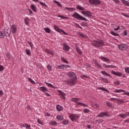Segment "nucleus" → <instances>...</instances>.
I'll list each match as a JSON object with an SVG mask.
<instances>
[{
	"mask_svg": "<svg viewBox=\"0 0 129 129\" xmlns=\"http://www.w3.org/2000/svg\"><path fill=\"white\" fill-rule=\"evenodd\" d=\"M70 118L72 121H75L79 118V116L77 115V114H72L70 115Z\"/></svg>",
	"mask_w": 129,
	"mask_h": 129,
	"instance_id": "obj_8",
	"label": "nucleus"
},
{
	"mask_svg": "<svg viewBox=\"0 0 129 129\" xmlns=\"http://www.w3.org/2000/svg\"><path fill=\"white\" fill-rule=\"evenodd\" d=\"M72 17L73 18H75V19H77V20H79V21H87V19L81 16L77 12H75L74 14L72 15Z\"/></svg>",
	"mask_w": 129,
	"mask_h": 129,
	"instance_id": "obj_3",
	"label": "nucleus"
},
{
	"mask_svg": "<svg viewBox=\"0 0 129 129\" xmlns=\"http://www.w3.org/2000/svg\"><path fill=\"white\" fill-rule=\"evenodd\" d=\"M11 31L13 34H16L17 33V26L16 25L13 24L11 26Z\"/></svg>",
	"mask_w": 129,
	"mask_h": 129,
	"instance_id": "obj_9",
	"label": "nucleus"
},
{
	"mask_svg": "<svg viewBox=\"0 0 129 129\" xmlns=\"http://www.w3.org/2000/svg\"><path fill=\"white\" fill-rule=\"evenodd\" d=\"M103 122V120L102 119H99L96 120L95 121L93 122L94 124H96V123H100V122Z\"/></svg>",
	"mask_w": 129,
	"mask_h": 129,
	"instance_id": "obj_21",
	"label": "nucleus"
},
{
	"mask_svg": "<svg viewBox=\"0 0 129 129\" xmlns=\"http://www.w3.org/2000/svg\"><path fill=\"white\" fill-rule=\"evenodd\" d=\"M95 65H96V66H97V67H98V68H101V66L100 64H99L98 63V62H95Z\"/></svg>",
	"mask_w": 129,
	"mask_h": 129,
	"instance_id": "obj_48",
	"label": "nucleus"
},
{
	"mask_svg": "<svg viewBox=\"0 0 129 129\" xmlns=\"http://www.w3.org/2000/svg\"><path fill=\"white\" fill-rule=\"evenodd\" d=\"M89 3L90 5H95L96 6H98L101 4L99 0H89Z\"/></svg>",
	"mask_w": 129,
	"mask_h": 129,
	"instance_id": "obj_5",
	"label": "nucleus"
},
{
	"mask_svg": "<svg viewBox=\"0 0 129 129\" xmlns=\"http://www.w3.org/2000/svg\"><path fill=\"white\" fill-rule=\"evenodd\" d=\"M101 74L103 75H106V76H108L109 77H111V75L110 74H108L105 71H101Z\"/></svg>",
	"mask_w": 129,
	"mask_h": 129,
	"instance_id": "obj_22",
	"label": "nucleus"
},
{
	"mask_svg": "<svg viewBox=\"0 0 129 129\" xmlns=\"http://www.w3.org/2000/svg\"><path fill=\"white\" fill-rule=\"evenodd\" d=\"M59 18H61V19H68V18L65 17L64 16H62L61 15L59 16Z\"/></svg>",
	"mask_w": 129,
	"mask_h": 129,
	"instance_id": "obj_61",
	"label": "nucleus"
},
{
	"mask_svg": "<svg viewBox=\"0 0 129 129\" xmlns=\"http://www.w3.org/2000/svg\"><path fill=\"white\" fill-rule=\"evenodd\" d=\"M106 106H109V107H111V106H112V104H111V103L109 102H107Z\"/></svg>",
	"mask_w": 129,
	"mask_h": 129,
	"instance_id": "obj_43",
	"label": "nucleus"
},
{
	"mask_svg": "<svg viewBox=\"0 0 129 129\" xmlns=\"http://www.w3.org/2000/svg\"><path fill=\"white\" fill-rule=\"evenodd\" d=\"M44 30H45V32L48 34H50V33H51V29L48 27L44 28Z\"/></svg>",
	"mask_w": 129,
	"mask_h": 129,
	"instance_id": "obj_23",
	"label": "nucleus"
},
{
	"mask_svg": "<svg viewBox=\"0 0 129 129\" xmlns=\"http://www.w3.org/2000/svg\"><path fill=\"white\" fill-rule=\"evenodd\" d=\"M58 92L59 93V95H60L61 98H62V99H65V93L61 90H58Z\"/></svg>",
	"mask_w": 129,
	"mask_h": 129,
	"instance_id": "obj_12",
	"label": "nucleus"
},
{
	"mask_svg": "<svg viewBox=\"0 0 129 129\" xmlns=\"http://www.w3.org/2000/svg\"><path fill=\"white\" fill-rule=\"evenodd\" d=\"M103 116H107V113L103 112L98 114L97 117H102Z\"/></svg>",
	"mask_w": 129,
	"mask_h": 129,
	"instance_id": "obj_11",
	"label": "nucleus"
},
{
	"mask_svg": "<svg viewBox=\"0 0 129 129\" xmlns=\"http://www.w3.org/2000/svg\"><path fill=\"white\" fill-rule=\"evenodd\" d=\"M102 79L103 80V81H104V82H105V83H109V82H108V80H107V79H104L103 78H102Z\"/></svg>",
	"mask_w": 129,
	"mask_h": 129,
	"instance_id": "obj_44",
	"label": "nucleus"
},
{
	"mask_svg": "<svg viewBox=\"0 0 129 129\" xmlns=\"http://www.w3.org/2000/svg\"><path fill=\"white\" fill-rule=\"evenodd\" d=\"M4 36H6V37H10V36H11V29H10V28L4 29Z\"/></svg>",
	"mask_w": 129,
	"mask_h": 129,
	"instance_id": "obj_7",
	"label": "nucleus"
},
{
	"mask_svg": "<svg viewBox=\"0 0 129 129\" xmlns=\"http://www.w3.org/2000/svg\"><path fill=\"white\" fill-rule=\"evenodd\" d=\"M60 60L64 63H66V64H68V60L67 59L64 58L63 57H61Z\"/></svg>",
	"mask_w": 129,
	"mask_h": 129,
	"instance_id": "obj_29",
	"label": "nucleus"
},
{
	"mask_svg": "<svg viewBox=\"0 0 129 129\" xmlns=\"http://www.w3.org/2000/svg\"><path fill=\"white\" fill-rule=\"evenodd\" d=\"M76 26H77L78 27V28H79L80 29H82V27L80 26H79V24H76Z\"/></svg>",
	"mask_w": 129,
	"mask_h": 129,
	"instance_id": "obj_63",
	"label": "nucleus"
},
{
	"mask_svg": "<svg viewBox=\"0 0 129 129\" xmlns=\"http://www.w3.org/2000/svg\"><path fill=\"white\" fill-rule=\"evenodd\" d=\"M100 59L103 60V61H105V62H107V61H109V59L108 58L105 57L104 56H100Z\"/></svg>",
	"mask_w": 129,
	"mask_h": 129,
	"instance_id": "obj_19",
	"label": "nucleus"
},
{
	"mask_svg": "<svg viewBox=\"0 0 129 129\" xmlns=\"http://www.w3.org/2000/svg\"><path fill=\"white\" fill-rule=\"evenodd\" d=\"M69 123V121L68 120H64L62 121V124L66 125V124H68Z\"/></svg>",
	"mask_w": 129,
	"mask_h": 129,
	"instance_id": "obj_36",
	"label": "nucleus"
},
{
	"mask_svg": "<svg viewBox=\"0 0 129 129\" xmlns=\"http://www.w3.org/2000/svg\"><path fill=\"white\" fill-rule=\"evenodd\" d=\"M54 29L56 31V32H58V33H60L62 34V33L63 34V35H68L66 32H64V30L59 28L57 26L55 25L54 26Z\"/></svg>",
	"mask_w": 129,
	"mask_h": 129,
	"instance_id": "obj_6",
	"label": "nucleus"
},
{
	"mask_svg": "<svg viewBox=\"0 0 129 129\" xmlns=\"http://www.w3.org/2000/svg\"><path fill=\"white\" fill-rule=\"evenodd\" d=\"M37 122H38V123H39V124H41V125H44V123L42 122V121H41V120H40L39 119H37Z\"/></svg>",
	"mask_w": 129,
	"mask_h": 129,
	"instance_id": "obj_50",
	"label": "nucleus"
},
{
	"mask_svg": "<svg viewBox=\"0 0 129 129\" xmlns=\"http://www.w3.org/2000/svg\"><path fill=\"white\" fill-rule=\"evenodd\" d=\"M92 105L94 108H97V107L99 106V105H98L97 103H94L92 104Z\"/></svg>",
	"mask_w": 129,
	"mask_h": 129,
	"instance_id": "obj_38",
	"label": "nucleus"
},
{
	"mask_svg": "<svg viewBox=\"0 0 129 129\" xmlns=\"http://www.w3.org/2000/svg\"><path fill=\"white\" fill-rule=\"evenodd\" d=\"M30 8H31V10H32V11H33V12H36V6H35V5H31L30 6Z\"/></svg>",
	"mask_w": 129,
	"mask_h": 129,
	"instance_id": "obj_31",
	"label": "nucleus"
},
{
	"mask_svg": "<svg viewBox=\"0 0 129 129\" xmlns=\"http://www.w3.org/2000/svg\"><path fill=\"white\" fill-rule=\"evenodd\" d=\"M107 68H116V67L112 65H107Z\"/></svg>",
	"mask_w": 129,
	"mask_h": 129,
	"instance_id": "obj_42",
	"label": "nucleus"
},
{
	"mask_svg": "<svg viewBox=\"0 0 129 129\" xmlns=\"http://www.w3.org/2000/svg\"><path fill=\"white\" fill-rule=\"evenodd\" d=\"M28 19H29V18H27L26 19H25V20H24V22H25V24H26V25H28V24H29V22H28V21L27 20H28Z\"/></svg>",
	"mask_w": 129,
	"mask_h": 129,
	"instance_id": "obj_57",
	"label": "nucleus"
},
{
	"mask_svg": "<svg viewBox=\"0 0 129 129\" xmlns=\"http://www.w3.org/2000/svg\"><path fill=\"white\" fill-rule=\"evenodd\" d=\"M27 43H28V44H29V45L31 47V49H33L34 45H33V43H32V42L28 41Z\"/></svg>",
	"mask_w": 129,
	"mask_h": 129,
	"instance_id": "obj_40",
	"label": "nucleus"
},
{
	"mask_svg": "<svg viewBox=\"0 0 129 129\" xmlns=\"http://www.w3.org/2000/svg\"><path fill=\"white\" fill-rule=\"evenodd\" d=\"M98 89H99V90H103V91H106V92H107L108 93L109 92L108 90H107V89L103 87H98Z\"/></svg>",
	"mask_w": 129,
	"mask_h": 129,
	"instance_id": "obj_27",
	"label": "nucleus"
},
{
	"mask_svg": "<svg viewBox=\"0 0 129 129\" xmlns=\"http://www.w3.org/2000/svg\"><path fill=\"white\" fill-rule=\"evenodd\" d=\"M122 4H123V5H125V6H127V1H124V0H122Z\"/></svg>",
	"mask_w": 129,
	"mask_h": 129,
	"instance_id": "obj_51",
	"label": "nucleus"
},
{
	"mask_svg": "<svg viewBox=\"0 0 129 129\" xmlns=\"http://www.w3.org/2000/svg\"><path fill=\"white\" fill-rule=\"evenodd\" d=\"M39 4L41 6H42V7H46V8H48V6H47V5H46V4L42 2H40Z\"/></svg>",
	"mask_w": 129,
	"mask_h": 129,
	"instance_id": "obj_34",
	"label": "nucleus"
},
{
	"mask_svg": "<svg viewBox=\"0 0 129 129\" xmlns=\"http://www.w3.org/2000/svg\"><path fill=\"white\" fill-rule=\"evenodd\" d=\"M125 71L126 73L129 74V68H126V69H125Z\"/></svg>",
	"mask_w": 129,
	"mask_h": 129,
	"instance_id": "obj_59",
	"label": "nucleus"
},
{
	"mask_svg": "<svg viewBox=\"0 0 129 129\" xmlns=\"http://www.w3.org/2000/svg\"><path fill=\"white\" fill-rule=\"evenodd\" d=\"M76 9L77 10H79V11H84V8H83V7L80 6V5H77Z\"/></svg>",
	"mask_w": 129,
	"mask_h": 129,
	"instance_id": "obj_24",
	"label": "nucleus"
},
{
	"mask_svg": "<svg viewBox=\"0 0 129 129\" xmlns=\"http://www.w3.org/2000/svg\"><path fill=\"white\" fill-rule=\"evenodd\" d=\"M3 95H4V92H3V91H0V96H1V97H2V96H3Z\"/></svg>",
	"mask_w": 129,
	"mask_h": 129,
	"instance_id": "obj_62",
	"label": "nucleus"
},
{
	"mask_svg": "<svg viewBox=\"0 0 129 129\" xmlns=\"http://www.w3.org/2000/svg\"><path fill=\"white\" fill-rule=\"evenodd\" d=\"M45 84H46V85L47 86H48V87H51V88H54V89H56V88H57V87L54 86L53 85H52L50 83H48L47 82H45L44 83Z\"/></svg>",
	"mask_w": 129,
	"mask_h": 129,
	"instance_id": "obj_17",
	"label": "nucleus"
},
{
	"mask_svg": "<svg viewBox=\"0 0 129 129\" xmlns=\"http://www.w3.org/2000/svg\"><path fill=\"white\" fill-rule=\"evenodd\" d=\"M63 50H64V51H69V49L70 48L68 45L63 44Z\"/></svg>",
	"mask_w": 129,
	"mask_h": 129,
	"instance_id": "obj_18",
	"label": "nucleus"
},
{
	"mask_svg": "<svg viewBox=\"0 0 129 129\" xmlns=\"http://www.w3.org/2000/svg\"><path fill=\"white\" fill-rule=\"evenodd\" d=\"M72 101H74V102H77V101H78V98H73L72 99Z\"/></svg>",
	"mask_w": 129,
	"mask_h": 129,
	"instance_id": "obj_54",
	"label": "nucleus"
},
{
	"mask_svg": "<svg viewBox=\"0 0 129 129\" xmlns=\"http://www.w3.org/2000/svg\"><path fill=\"white\" fill-rule=\"evenodd\" d=\"M56 109L57 111H61V110L63 109V108H62V106H60L59 105H57L56 106Z\"/></svg>",
	"mask_w": 129,
	"mask_h": 129,
	"instance_id": "obj_26",
	"label": "nucleus"
},
{
	"mask_svg": "<svg viewBox=\"0 0 129 129\" xmlns=\"http://www.w3.org/2000/svg\"><path fill=\"white\" fill-rule=\"evenodd\" d=\"M118 47L119 50H122V51H123V50H125V49H126L125 45L123 44H119Z\"/></svg>",
	"mask_w": 129,
	"mask_h": 129,
	"instance_id": "obj_14",
	"label": "nucleus"
},
{
	"mask_svg": "<svg viewBox=\"0 0 129 129\" xmlns=\"http://www.w3.org/2000/svg\"><path fill=\"white\" fill-rule=\"evenodd\" d=\"M109 100H111V101H117V102H119V103H123V100L116 99L115 98H111L109 99Z\"/></svg>",
	"mask_w": 129,
	"mask_h": 129,
	"instance_id": "obj_10",
	"label": "nucleus"
},
{
	"mask_svg": "<svg viewBox=\"0 0 129 129\" xmlns=\"http://www.w3.org/2000/svg\"><path fill=\"white\" fill-rule=\"evenodd\" d=\"M77 103L78 105H81V106H85V107H88V105H86V104H84L83 103L78 102H77Z\"/></svg>",
	"mask_w": 129,
	"mask_h": 129,
	"instance_id": "obj_20",
	"label": "nucleus"
},
{
	"mask_svg": "<svg viewBox=\"0 0 129 129\" xmlns=\"http://www.w3.org/2000/svg\"><path fill=\"white\" fill-rule=\"evenodd\" d=\"M64 64L58 66L57 68V69H59V68H60V69H64Z\"/></svg>",
	"mask_w": 129,
	"mask_h": 129,
	"instance_id": "obj_46",
	"label": "nucleus"
},
{
	"mask_svg": "<svg viewBox=\"0 0 129 129\" xmlns=\"http://www.w3.org/2000/svg\"><path fill=\"white\" fill-rule=\"evenodd\" d=\"M111 74H113V75H115L116 76H118V77H120L122 75L121 73H120L119 72L116 73V72H114V71H112Z\"/></svg>",
	"mask_w": 129,
	"mask_h": 129,
	"instance_id": "obj_15",
	"label": "nucleus"
},
{
	"mask_svg": "<svg viewBox=\"0 0 129 129\" xmlns=\"http://www.w3.org/2000/svg\"><path fill=\"white\" fill-rule=\"evenodd\" d=\"M56 118L57 119H58V120H62L63 118H64L63 117V116H61L60 115H58L57 116H56Z\"/></svg>",
	"mask_w": 129,
	"mask_h": 129,
	"instance_id": "obj_30",
	"label": "nucleus"
},
{
	"mask_svg": "<svg viewBox=\"0 0 129 129\" xmlns=\"http://www.w3.org/2000/svg\"><path fill=\"white\" fill-rule=\"evenodd\" d=\"M65 10H67L68 11H70V10H74V11H75V9H74V8H69L68 7H66Z\"/></svg>",
	"mask_w": 129,
	"mask_h": 129,
	"instance_id": "obj_52",
	"label": "nucleus"
},
{
	"mask_svg": "<svg viewBox=\"0 0 129 129\" xmlns=\"http://www.w3.org/2000/svg\"><path fill=\"white\" fill-rule=\"evenodd\" d=\"M28 80L29 81H30V82H31V83H32V84H35V82L33 81V80L31 78H29L28 79Z\"/></svg>",
	"mask_w": 129,
	"mask_h": 129,
	"instance_id": "obj_47",
	"label": "nucleus"
},
{
	"mask_svg": "<svg viewBox=\"0 0 129 129\" xmlns=\"http://www.w3.org/2000/svg\"><path fill=\"white\" fill-rule=\"evenodd\" d=\"M124 122H128L129 123V118L123 121Z\"/></svg>",
	"mask_w": 129,
	"mask_h": 129,
	"instance_id": "obj_64",
	"label": "nucleus"
},
{
	"mask_svg": "<svg viewBox=\"0 0 129 129\" xmlns=\"http://www.w3.org/2000/svg\"><path fill=\"white\" fill-rule=\"evenodd\" d=\"M50 124L51 125H57V124H58V123H57V122L53 121L52 122H51Z\"/></svg>",
	"mask_w": 129,
	"mask_h": 129,
	"instance_id": "obj_41",
	"label": "nucleus"
},
{
	"mask_svg": "<svg viewBox=\"0 0 129 129\" xmlns=\"http://www.w3.org/2000/svg\"><path fill=\"white\" fill-rule=\"evenodd\" d=\"M76 51L78 53V54H80V55H81V54H82V51H81V49H80L79 47H76Z\"/></svg>",
	"mask_w": 129,
	"mask_h": 129,
	"instance_id": "obj_28",
	"label": "nucleus"
},
{
	"mask_svg": "<svg viewBox=\"0 0 129 129\" xmlns=\"http://www.w3.org/2000/svg\"><path fill=\"white\" fill-rule=\"evenodd\" d=\"M114 85H119L120 84V82L117 81V82H114Z\"/></svg>",
	"mask_w": 129,
	"mask_h": 129,
	"instance_id": "obj_56",
	"label": "nucleus"
},
{
	"mask_svg": "<svg viewBox=\"0 0 129 129\" xmlns=\"http://www.w3.org/2000/svg\"><path fill=\"white\" fill-rule=\"evenodd\" d=\"M5 37V35L3 34V32L0 31V38H4Z\"/></svg>",
	"mask_w": 129,
	"mask_h": 129,
	"instance_id": "obj_53",
	"label": "nucleus"
},
{
	"mask_svg": "<svg viewBox=\"0 0 129 129\" xmlns=\"http://www.w3.org/2000/svg\"><path fill=\"white\" fill-rule=\"evenodd\" d=\"M39 90H40V91H42V92H47L48 91V89L45 87H41Z\"/></svg>",
	"mask_w": 129,
	"mask_h": 129,
	"instance_id": "obj_16",
	"label": "nucleus"
},
{
	"mask_svg": "<svg viewBox=\"0 0 129 129\" xmlns=\"http://www.w3.org/2000/svg\"><path fill=\"white\" fill-rule=\"evenodd\" d=\"M6 56L8 59H11V56L10 55L9 53H7Z\"/></svg>",
	"mask_w": 129,
	"mask_h": 129,
	"instance_id": "obj_58",
	"label": "nucleus"
},
{
	"mask_svg": "<svg viewBox=\"0 0 129 129\" xmlns=\"http://www.w3.org/2000/svg\"><path fill=\"white\" fill-rule=\"evenodd\" d=\"M53 2H54V4H56V5H57V6H58V7H60V8H62V5L58 2L54 1H53Z\"/></svg>",
	"mask_w": 129,
	"mask_h": 129,
	"instance_id": "obj_33",
	"label": "nucleus"
},
{
	"mask_svg": "<svg viewBox=\"0 0 129 129\" xmlns=\"http://www.w3.org/2000/svg\"><path fill=\"white\" fill-rule=\"evenodd\" d=\"M92 45H93L96 48H98V47L103 46L104 45V42L103 40H94V42H92Z\"/></svg>",
	"mask_w": 129,
	"mask_h": 129,
	"instance_id": "obj_2",
	"label": "nucleus"
},
{
	"mask_svg": "<svg viewBox=\"0 0 129 129\" xmlns=\"http://www.w3.org/2000/svg\"><path fill=\"white\" fill-rule=\"evenodd\" d=\"M110 34H111V35H113V36H118V34L115 33L114 31H111Z\"/></svg>",
	"mask_w": 129,
	"mask_h": 129,
	"instance_id": "obj_45",
	"label": "nucleus"
},
{
	"mask_svg": "<svg viewBox=\"0 0 129 129\" xmlns=\"http://www.w3.org/2000/svg\"><path fill=\"white\" fill-rule=\"evenodd\" d=\"M124 91H125L124 90H118V89H116L114 92H116L117 93H119V92H124Z\"/></svg>",
	"mask_w": 129,
	"mask_h": 129,
	"instance_id": "obj_32",
	"label": "nucleus"
},
{
	"mask_svg": "<svg viewBox=\"0 0 129 129\" xmlns=\"http://www.w3.org/2000/svg\"><path fill=\"white\" fill-rule=\"evenodd\" d=\"M5 68H4V67L3 66H0V71L2 72L3 70H4Z\"/></svg>",
	"mask_w": 129,
	"mask_h": 129,
	"instance_id": "obj_60",
	"label": "nucleus"
},
{
	"mask_svg": "<svg viewBox=\"0 0 129 129\" xmlns=\"http://www.w3.org/2000/svg\"><path fill=\"white\" fill-rule=\"evenodd\" d=\"M69 76V80L64 81L65 84L67 85H74L76 82V75L72 72H70L68 74Z\"/></svg>",
	"mask_w": 129,
	"mask_h": 129,
	"instance_id": "obj_1",
	"label": "nucleus"
},
{
	"mask_svg": "<svg viewBox=\"0 0 129 129\" xmlns=\"http://www.w3.org/2000/svg\"><path fill=\"white\" fill-rule=\"evenodd\" d=\"M47 68L49 71H51V70H52V68L50 67V65L47 66Z\"/></svg>",
	"mask_w": 129,
	"mask_h": 129,
	"instance_id": "obj_55",
	"label": "nucleus"
},
{
	"mask_svg": "<svg viewBox=\"0 0 129 129\" xmlns=\"http://www.w3.org/2000/svg\"><path fill=\"white\" fill-rule=\"evenodd\" d=\"M45 51L46 52V53H47V54H50V55H52V54H53V52L49 50V49H45Z\"/></svg>",
	"mask_w": 129,
	"mask_h": 129,
	"instance_id": "obj_39",
	"label": "nucleus"
},
{
	"mask_svg": "<svg viewBox=\"0 0 129 129\" xmlns=\"http://www.w3.org/2000/svg\"><path fill=\"white\" fill-rule=\"evenodd\" d=\"M27 55L28 56H30L31 55V51H30V50L28 49H26L25 50Z\"/></svg>",
	"mask_w": 129,
	"mask_h": 129,
	"instance_id": "obj_37",
	"label": "nucleus"
},
{
	"mask_svg": "<svg viewBox=\"0 0 129 129\" xmlns=\"http://www.w3.org/2000/svg\"><path fill=\"white\" fill-rule=\"evenodd\" d=\"M81 26H82V27H87V24H86L84 22H82Z\"/></svg>",
	"mask_w": 129,
	"mask_h": 129,
	"instance_id": "obj_49",
	"label": "nucleus"
},
{
	"mask_svg": "<svg viewBox=\"0 0 129 129\" xmlns=\"http://www.w3.org/2000/svg\"><path fill=\"white\" fill-rule=\"evenodd\" d=\"M78 35L80 36V37H82V38H87V36H86L85 34H83L82 32H79Z\"/></svg>",
	"mask_w": 129,
	"mask_h": 129,
	"instance_id": "obj_25",
	"label": "nucleus"
},
{
	"mask_svg": "<svg viewBox=\"0 0 129 129\" xmlns=\"http://www.w3.org/2000/svg\"><path fill=\"white\" fill-rule=\"evenodd\" d=\"M81 14L84 15V16L85 17H87L88 18H91V17H92V13L89 11H82Z\"/></svg>",
	"mask_w": 129,
	"mask_h": 129,
	"instance_id": "obj_4",
	"label": "nucleus"
},
{
	"mask_svg": "<svg viewBox=\"0 0 129 129\" xmlns=\"http://www.w3.org/2000/svg\"><path fill=\"white\" fill-rule=\"evenodd\" d=\"M119 116L121 118H125L126 116H129V112H126V114H120Z\"/></svg>",
	"mask_w": 129,
	"mask_h": 129,
	"instance_id": "obj_13",
	"label": "nucleus"
},
{
	"mask_svg": "<svg viewBox=\"0 0 129 129\" xmlns=\"http://www.w3.org/2000/svg\"><path fill=\"white\" fill-rule=\"evenodd\" d=\"M83 112H84V113H89V112H90V110L88 109H84Z\"/></svg>",
	"mask_w": 129,
	"mask_h": 129,
	"instance_id": "obj_35",
	"label": "nucleus"
}]
</instances>
